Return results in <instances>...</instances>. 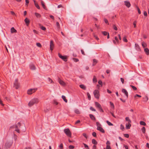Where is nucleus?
<instances>
[{"instance_id":"nucleus-1","label":"nucleus","mask_w":149,"mask_h":149,"mask_svg":"<svg viewBox=\"0 0 149 149\" xmlns=\"http://www.w3.org/2000/svg\"><path fill=\"white\" fill-rule=\"evenodd\" d=\"M39 102V99L36 98L32 99L29 102L28 105L29 107H31L35 104H37Z\"/></svg>"},{"instance_id":"nucleus-2","label":"nucleus","mask_w":149,"mask_h":149,"mask_svg":"<svg viewBox=\"0 0 149 149\" xmlns=\"http://www.w3.org/2000/svg\"><path fill=\"white\" fill-rule=\"evenodd\" d=\"M21 126V125L20 123V122H18L17 125H13L10 126V128H13L15 127L16 128L15 131L18 133H19L20 132L19 130L18 129V127H20Z\"/></svg>"},{"instance_id":"nucleus-3","label":"nucleus","mask_w":149,"mask_h":149,"mask_svg":"<svg viewBox=\"0 0 149 149\" xmlns=\"http://www.w3.org/2000/svg\"><path fill=\"white\" fill-rule=\"evenodd\" d=\"M64 132L69 137H71V133L69 129H65L64 130Z\"/></svg>"},{"instance_id":"nucleus-4","label":"nucleus","mask_w":149,"mask_h":149,"mask_svg":"<svg viewBox=\"0 0 149 149\" xmlns=\"http://www.w3.org/2000/svg\"><path fill=\"white\" fill-rule=\"evenodd\" d=\"M37 88L30 89L28 90L27 93L29 95H31L35 92L37 90Z\"/></svg>"},{"instance_id":"nucleus-5","label":"nucleus","mask_w":149,"mask_h":149,"mask_svg":"<svg viewBox=\"0 0 149 149\" xmlns=\"http://www.w3.org/2000/svg\"><path fill=\"white\" fill-rule=\"evenodd\" d=\"M93 94L95 97L97 99H99V91L97 90H95Z\"/></svg>"},{"instance_id":"nucleus-6","label":"nucleus","mask_w":149,"mask_h":149,"mask_svg":"<svg viewBox=\"0 0 149 149\" xmlns=\"http://www.w3.org/2000/svg\"><path fill=\"white\" fill-rule=\"evenodd\" d=\"M14 87H15L16 89H17L19 87V84L18 82V80L17 79H16L15 80L14 83Z\"/></svg>"},{"instance_id":"nucleus-7","label":"nucleus","mask_w":149,"mask_h":149,"mask_svg":"<svg viewBox=\"0 0 149 149\" xmlns=\"http://www.w3.org/2000/svg\"><path fill=\"white\" fill-rule=\"evenodd\" d=\"M58 56L63 60L64 61L66 62L67 61V58L66 56H63L60 53L58 54Z\"/></svg>"},{"instance_id":"nucleus-8","label":"nucleus","mask_w":149,"mask_h":149,"mask_svg":"<svg viewBox=\"0 0 149 149\" xmlns=\"http://www.w3.org/2000/svg\"><path fill=\"white\" fill-rule=\"evenodd\" d=\"M54 47V44L52 40H51L50 43V48L51 51H52Z\"/></svg>"},{"instance_id":"nucleus-9","label":"nucleus","mask_w":149,"mask_h":149,"mask_svg":"<svg viewBox=\"0 0 149 149\" xmlns=\"http://www.w3.org/2000/svg\"><path fill=\"white\" fill-rule=\"evenodd\" d=\"M122 92L124 93L126 96L127 98L128 97V94L127 90L125 89H123L122 90Z\"/></svg>"},{"instance_id":"nucleus-10","label":"nucleus","mask_w":149,"mask_h":149,"mask_svg":"<svg viewBox=\"0 0 149 149\" xmlns=\"http://www.w3.org/2000/svg\"><path fill=\"white\" fill-rule=\"evenodd\" d=\"M124 3H125V5L128 8H129L131 6V4L129 2V1H124Z\"/></svg>"},{"instance_id":"nucleus-11","label":"nucleus","mask_w":149,"mask_h":149,"mask_svg":"<svg viewBox=\"0 0 149 149\" xmlns=\"http://www.w3.org/2000/svg\"><path fill=\"white\" fill-rule=\"evenodd\" d=\"M58 82L61 85L64 86L65 85V83L63 81L61 80L59 78L58 79Z\"/></svg>"},{"instance_id":"nucleus-12","label":"nucleus","mask_w":149,"mask_h":149,"mask_svg":"<svg viewBox=\"0 0 149 149\" xmlns=\"http://www.w3.org/2000/svg\"><path fill=\"white\" fill-rule=\"evenodd\" d=\"M97 130L100 131L102 133H104L105 132L104 130L101 127H97Z\"/></svg>"},{"instance_id":"nucleus-13","label":"nucleus","mask_w":149,"mask_h":149,"mask_svg":"<svg viewBox=\"0 0 149 149\" xmlns=\"http://www.w3.org/2000/svg\"><path fill=\"white\" fill-rule=\"evenodd\" d=\"M131 123H126V129H129L130 128V127L131 125L130 124Z\"/></svg>"},{"instance_id":"nucleus-14","label":"nucleus","mask_w":149,"mask_h":149,"mask_svg":"<svg viewBox=\"0 0 149 149\" xmlns=\"http://www.w3.org/2000/svg\"><path fill=\"white\" fill-rule=\"evenodd\" d=\"M30 68L32 70H35L36 68L35 65L32 64H31L30 65Z\"/></svg>"},{"instance_id":"nucleus-15","label":"nucleus","mask_w":149,"mask_h":149,"mask_svg":"<svg viewBox=\"0 0 149 149\" xmlns=\"http://www.w3.org/2000/svg\"><path fill=\"white\" fill-rule=\"evenodd\" d=\"M24 22L26 23L27 26H28L29 25L30 23V21L27 18H26L24 20Z\"/></svg>"},{"instance_id":"nucleus-16","label":"nucleus","mask_w":149,"mask_h":149,"mask_svg":"<svg viewBox=\"0 0 149 149\" xmlns=\"http://www.w3.org/2000/svg\"><path fill=\"white\" fill-rule=\"evenodd\" d=\"M95 104L96 107L98 109L101 107V106L100 104L98 102H95Z\"/></svg>"},{"instance_id":"nucleus-17","label":"nucleus","mask_w":149,"mask_h":149,"mask_svg":"<svg viewBox=\"0 0 149 149\" xmlns=\"http://www.w3.org/2000/svg\"><path fill=\"white\" fill-rule=\"evenodd\" d=\"M135 47L136 49L138 51H140L141 50L140 48L139 45L137 44H135Z\"/></svg>"},{"instance_id":"nucleus-18","label":"nucleus","mask_w":149,"mask_h":149,"mask_svg":"<svg viewBox=\"0 0 149 149\" xmlns=\"http://www.w3.org/2000/svg\"><path fill=\"white\" fill-rule=\"evenodd\" d=\"M11 32L12 33H16L17 31L13 27L11 28L10 29Z\"/></svg>"},{"instance_id":"nucleus-19","label":"nucleus","mask_w":149,"mask_h":149,"mask_svg":"<svg viewBox=\"0 0 149 149\" xmlns=\"http://www.w3.org/2000/svg\"><path fill=\"white\" fill-rule=\"evenodd\" d=\"M89 116L90 118L92 120H96V119L94 116L92 114H90L89 115Z\"/></svg>"},{"instance_id":"nucleus-20","label":"nucleus","mask_w":149,"mask_h":149,"mask_svg":"<svg viewBox=\"0 0 149 149\" xmlns=\"http://www.w3.org/2000/svg\"><path fill=\"white\" fill-rule=\"evenodd\" d=\"M144 51L147 55H149V50L148 48H145Z\"/></svg>"},{"instance_id":"nucleus-21","label":"nucleus","mask_w":149,"mask_h":149,"mask_svg":"<svg viewBox=\"0 0 149 149\" xmlns=\"http://www.w3.org/2000/svg\"><path fill=\"white\" fill-rule=\"evenodd\" d=\"M34 1V4L36 6V7L38 9H40V6H39L38 5V4L36 2V1H35V0H34L33 1Z\"/></svg>"},{"instance_id":"nucleus-22","label":"nucleus","mask_w":149,"mask_h":149,"mask_svg":"<svg viewBox=\"0 0 149 149\" xmlns=\"http://www.w3.org/2000/svg\"><path fill=\"white\" fill-rule=\"evenodd\" d=\"M79 87L83 90H85L86 89V87L83 84H81L79 85Z\"/></svg>"},{"instance_id":"nucleus-23","label":"nucleus","mask_w":149,"mask_h":149,"mask_svg":"<svg viewBox=\"0 0 149 149\" xmlns=\"http://www.w3.org/2000/svg\"><path fill=\"white\" fill-rule=\"evenodd\" d=\"M62 98L66 103L67 102L68 100L66 99V97L65 96L62 95Z\"/></svg>"},{"instance_id":"nucleus-24","label":"nucleus","mask_w":149,"mask_h":149,"mask_svg":"<svg viewBox=\"0 0 149 149\" xmlns=\"http://www.w3.org/2000/svg\"><path fill=\"white\" fill-rule=\"evenodd\" d=\"M41 3L43 8L45 9H47L45 5L44 2L42 1H41Z\"/></svg>"},{"instance_id":"nucleus-25","label":"nucleus","mask_w":149,"mask_h":149,"mask_svg":"<svg viewBox=\"0 0 149 149\" xmlns=\"http://www.w3.org/2000/svg\"><path fill=\"white\" fill-rule=\"evenodd\" d=\"M93 83H95L97 82V78L95 76H93Z\"/></svg>"},{"instance_id":"nucleus-26","label":"nucleus","mask_w":149,"mask_h":149,"mask_svg":"<svg viewBox=\"0 0 149 149\" xmlns=\"http://www.w3.org/2000/svg\"><path fill=\"white\" fill-rule=\"evenodd\" d=\"M93 65H95L97 62V60L95 59H94L93 60Z\"/></svg>"},{"instance_id":"nucleus-27","label":"nucleus","mask_w":149,"mask_h":149,"mask_svg":"<svg viewBox=\"0 0 149 149\" xmlns=\"http://www.w3.org/2000/svg\"><path fill=\"white\" fill-rule=\"evenodd\" d=\"M92 143L95 144V145H96L97 144V142L96 141V140L95 139H93L92 140Z\"/></svg>"},{"instance_id":"nucleus-28","label":"nucleus","mask_w":149,"mask_h":149,"mask_svg":"<svg viewBox=\"0 0 149 149\" xmlns=\"http://www.w3.org/2000/svg\"><path fill=\"white\" fill-rule=\"evenodd\" d=\"M125 120L128 122V123H131V120H130V119L129 118V117H126L125 118Z\"/></svg>"},{"instance_id":"nucleus-29","label":"nucleus","mask_w":149,"mask_h":149,"mask_svg":"<svg viewBox=\"0 0 149 149\" xmlns=\"http://www.w3.org/2000/svg\"><path fill=\"white\" fill-rule=\"evenodd\" d=\"M35 14L37 18H40L41 17V15L38 13H35Z\"/></svg>"},{"instance_id":"nucleus-30","label":"nucleus","mask_w":149,"mask_h":149,"mask_svg":"<svg viewBox=\"0 0 149 149\" xmlns=\"http://www.w3.org/2000/svg\"><path fill=\"white\" fill-rule=\"evenodd\" d=\"M142 45L143 48H144L146 47L147 45L144 42H142Z\"/></svg>"},{"instance_id":"nucleus-31","label":"nucleus","mask_w":149,"mask_h":149,"mask_svg":"<svg viewBox=\"0 0 149 149\" xmlns=\"http://www.w3.org/2000/svg\"><path fill=\"white\" fill-rule=\"evenodd\" d=\"M140 124L142 125L145 126L146 125V123L144 121H141L140 122Z\"/></svg>"},{"instance_id":"nucleus-32","label":"nucleus","mask_w":149,"mask_h":149,"mask_svg":"<svg viewBox=\"0 0 149 149\" xmlns=\"http://www.w3.org/2000/svg\"><path fill=\"white\" fill-rule=\"evenodd\" d=\"M110 104L111 106V108H112L113 109H114V106L113 104L111 102H110Z\"/></svg>"},{"instance_id":"nucleus-33","label":"nucleus","mask_w":149,"mask_h":149,"mask_svg":"<svg viewBox=\"0 0 149 149\" xmlns=\"http://www.w3.org/2000/svg\"><path fill=\"white\" fill-rule=\"evenodd\" d=\"M142 132L143 133H145L146 132V128L144 127H143L141 129Z\"/></svg>"},{"instance_id":"nucleus-34","label":"nucleus","mask_w":149,"mask_h":149,"mask_svg":"<svg viewBox=\"0 0 149 149\" xmlns=\"http://www.w3.org/2000/svg\"><path fill=\"white\" fill-rule=\"evenodd\" d=\"M74 112L77 114H79L80 113V112L79 110L78 109H76L74 110Z\"/></svg>"},{"instance_id":"nucleus-35","label":"nucleus","mask_w":149,"mask_h":149,"mask_svg":"<svg viewBox=\"0 0 149 149\" xmlns=\"http://www.w3.org/2000/svg\"><path fill=\"white\" fill-rule=\"evenodd\" d=\"M136 7L137 8V9L138 10V13L139 14H140L141 13V12L140 9L139 8V7L137 6H136Z\"/></svg>"},{"instance_id":"nucleus-36","label":"nucleus","mask_w":149,"mask_h":149,"mask_svg":"<svg viewBox=\"0 0 149 149\" xmlns=\"http://www.w3.org/2000/svg\"><path fill=\"white\" fill-rule=\"evenodd\" d=\"M83 144L84 146V147L86 148V149H89L88 146L87 144L84 143H83Z\"/></svg>"},{"instance_id":"nucleus-37","label":"nucleus","mask_w":149,"mask_h":149,"mask_svg":"<svg viewBox=\"0 0 149 149\" xmlns=\"http://www.w3.org/2000/svg\"><path fill=\"white\" fill-rule=\"evenodd\" d=\"M87 95L88 96V99L89 100L91 99V96L89 93H87Z\"/></svg>"},{"instance_id":"nucleus-38","label":"nucleus","mask_w":149,"mask_h":149,"mask_svg":"<svg viewBox=\"0 0 149 149\" xmlns=\"http://www.w3.org/2000/svg\"><path fill=\"white\" fill-rule=\"evenodd\" d=\"M48 81L49 82H50V83H54V82H53V81L50 78H49V77L48 78Z\"/></svg>"},{"instance_id":"nucleus-39","label":"nucleus","mask_w":149,"mask_h":149,"mask_svg":"<svg viewBox=\"0 0 149 149\" xmlns=\"http://www.w3.org/2000/svg\"><path fill=\"white\" fill-rule=\"evenodd\" d=\"M106 122L107 123V124H108V125H109V126H112V125H113V124H112L111 123V122H109V121L108 120L106 121Z\"/></svg>"},{"instance_id":"nucleus-40","label":"nucleus","mask_w":149,"mask_h":149,"mask_svg":"<svg viewBox=\"0 0 149 149\" xmlns=\"http://www.w3.org/2000/svg\"><path fill=\"white\" fill-rule=\"evenodd\" d=\"M17 135L14 134V139L15 140V141L17 139Z\"/></svg>"},{"instance_id":"nucleus-41","label":"nucleus","mask_w":149,"mask_h":149,"mask_svg":"<svg viewBox=\"0 0 149 149\" xmlns=\"http://www.w3.org/2000/svg\"><path fill=\"white\" fill-rule=\"evenodd\" d=\"M130 86L132 87V89L134 90H137V88H136L135 87V86H133V85H131Z\"/></svg>"},{"instance_id":"nucleus-42","label":"nucleus","mask_w":149,"mask_h":149,"mask_svg":"<svg viewBox=\"0 0 149 149\" xmlns=\"http://www.w3.org/2000/svg\"><path fill=\"white\" fill-rule=\"evenodd\" d=\"M59 148H60V149H63V146L62 143H61L60 145L59 146Z\"/></svg>"},{"instance_id":"nucleus-43","label":"nucleus","mask_w":149,"mask_h":149,"mask_svg":"<svg viewBox=\"0 0 149 149\" xmlns=\"http://www.w3.org/2000/svg\"><path fill=\"white\" fill-rule=\"evenodd\" d=\"M102 33L104 35L106 36L109 33H107L106 31H102Z\"/></svg>"},{"instance_id":"nucleus-44","label":"nucleus","mask_w":149,"mask_h":149,"mask_svg":"<svg viewBox=\"0 0 149 149\" xmlns=\"http://www.w3.org/2000/svg\"><path fill=\"white\" fill-rule=\"evenodd\" d=\"M96 124L97 127H101V125L99 122H97Z\"/></svg>"},{"instance_id":"nucleus-45","label":"nucleus","mask_w":149,"mask_h":149,"mask_svg":"<svg viewBox=\"0 0 149 149\" xmlns=\"http://www.w3.org/2000/svg\"><path fill=\"white\" fill-rule=\"evenodd\" d=\"M90 109L92 111H96L95 109H94L92 107H90Z\"/></svg>"},{"instance_id":"nucleus-46","label":"nucleus","mask_w":149,"mask_h":149,"mask_svg":"<svg viewBox=\"0 0 149 149\" xmlns=\"http://www.w3.org/2000/svg\"><path fill=\"white\" fill-rule=\"evenodd\" d=\"M143 99L146 102L148 100V98L147 96L143 98Z\"/></svg>"},{"instance_id":"nucleus-47","label":"nucleus","mask_w":149,"mask_h":149,"mask_svg":"<svg viewBox=\"0 0 149 149\" xmlns=\"http://www.w3.org/2000/svg\"><path fill=\"white\" fill-rule=\"evenodd\" d=\"M113 28L116 31H117L118 30V28L114 24H113Z\"/></svg>"},{"instance_id":"nucleus-48","label":"nucleus","mask_w":149,"mask_h":149,"mask_svg":"<svg viewBox=\"0 0 149 149\" xmlns=\"http://www.w3.org/2000/svg\"><path fill=\"white\" fill-rule=\"evenodd\" d=\"M74 148V146L72 145L69 146L68 147V148L69 149H73Z\"/></svg>"},{"instance_id":"nucleus-49","label":"nucleus","mask_w":149,"mask_h":149,"mask_svg":"<svg viewBox=\"0 0 149 149\" xmlns=\"http://www.w3.org/2000/svg\"><path fill=\"white\" fill-rule=\"evenodd\" d=\"M115 39L116 40V41L117 43V44H119V41L118 40V38L116 36L115 37Z\"/></svg>"},{"instance_id":"nucleus-50","label":"nucleus","mask_w":149,"mask_h":149,"mask_svg":"<svg viewBox=\"0 0 149 149\" xmlns=\"http://www.w3.org/2000/svg\"><path fill=\"white\" fill-rule=\"evenodd\" d=\"M36 45L38 47H41V45L40 43H37L36 44Z\"/></svg>"},{"instance_id":"nucleus-51","label":"nucleus","mask_w":149,"mask_h":149,"mask_svg":"<svg viewBox=\"0 0 149 149\" xmlns=\"http://www.w3.org/2000/svg\"><path fill=\"white\" fill-rule=\"evenodd\" d=\"M40 28L42 30H43V31H45L46 30V28L44 27V26H41L40 27Z\"/></svg>"},{"instance_id":"nucleus-52","label":"nucleus","mask_w":149,"mask_h":149,"mask_svg":"<svg viewBox=\"0 0 149 149\" xmlns=\"http://www.w3.org/2000/svg\"><path fill=\"white\" fill-rule=\"evenodd\" d=\"M104 21L105 22L106 24H109V23H108V20L104 18Z\"/></svg>"},{"instance_id":"nucleus-53","label":"nucleus","mask_w":149,"mask_h":149,"mask_svg":"<svg viewBox=\"0 0 149 149\" xmlns=\"http://www.w3.org/2000/svg\"><path fill=\"white\" fill-rule=\"evenodd\" d=\"M98 109L100 112H104V111H103V109H102V107L99 108Z\"/></svg>"},{"instance_id":"nucleus-54","label":"nucleus","mask_w":149,"mask_h":149,"mask_svg":"<svg viewBox=\"0 0 149 149\" xmlns=\"http://www.w3.org/2000/svg\"><path fill=\"white\" fill-rule=\"evenodd\" d=\"M92 135L94 137H96V133L95 132H93L92 133Z\"/></svg>"},{"instance_id":"nucleus-55","label":"nucleus","mask_w":149,"mask_h":149,"mask_svg":"<svg viewBox=\"0 0 149 149\" xmlns=\"http://www.w3.org/2000/svg\"><path fill=\"white\" fill-rule=\"evenodd\" d=\"M124 136L126 138H128L129 137V135L128 134H124Z\"/></svg>"},{"instance_id":"nucleus-56","label":"nucleus","mask_w":149,"mask_h":149,"mask_svg":"<svg viewBox=\"0 0 149 149\" xmlns=\"http://www.w3.org/2000/svg\"><path fill=\"white\" fill-rule=\"evenodd\" d=\"M123 40L125 42H127V40L125 37H124L123 38Z\"/></svg>"},{"instance_id":"nucleus-57","label":"nucleus","mask_w":149,"mask_h":149,"mask_svg":"<svg viewBox=\"0 0 149 149\" xmlns=\"http://www.w3.org/2000/svg\"><path fill=\"white\" fill-rule=\"evenodd\" d=\"M56 25L57 27L58 28H60V24L58 22H57L56 23Z\"/></svg>"},{"instance_id":"nucleus-58","label":"nucleus","mask_w":149,"mask_h":149,"mask_svg":"<svg viewBox=\"0 0 149 149\" xmlns=\"http://www.w3.org/2000/svg\"><path fill=\"white\" fill-rule=\"evenodd\" d=\"M98 83L99 84L101 85V86H102V82L101 80H100L98 81Z\"/></svg>"},{"instance_id":"nucleus-59","label":"nucleus","mask_w":149,"mask_h":149,"mask_svg":"<svg viewBox=\"0 0 149 149\" xmlns=\"http://www.w3.org/2000/svg\"><path fill=\"white\" fill-rule=\"evenodd\" d=\"M83 136L86 139H87V136L86 135V134L85 133H83Z\"/></svg>"},{"instance_id":"nucleus-60","label":"nucleus","mask_w":149,"mask_h":149,"mask_svg":"<svg viewBox=\"0 0 149 149\" xmlns=\"http://www.w3.org/2000/svg\"><path fill=\"white\" fill-rule=\"evenodd\" d=\"M73 60H74V61H75V62H77L78 61H79V60L78 59L76 58H73Z\"/></svg>"},{"instance_id":"nucleus-61","label":"nucleus","mask_w":149,"mask_h":149,"mask_svg":"<svg viewBox=\"0 0 149 149\" xmlns=\"http://www.w3.org/2000/svg\"><path fill=\"white\" fill-rule=\"evenodd\" d=\"M120 128L121 129L123 130L124 129V126L122 124L120 125Z\"/></svg>"},{"instance_id":"nucleus-62","label":"nucleus","mask_w":149,"mask_h":149,"mask_svg":"<svg viewBox=\"0 0 149 149\" xmlns=\"http://www.w3.org/2000/svg\"><path fill=\"white\" fill-rule=\"evenodd\" d=\"M81 51L82 54L84 55H85V54L84 50L83 49H81Z\"/></svg>"},{"instance_id":"nucleus-63","label":"nucleus","mask_w":149,"mask_h":149,"mask_svg":"<svg viewBox=\"0 0 149 149\" xmlns=\"http://www.w3.org/2000/svg\"><path fill=\"white\" fill-rule=\"evenodd\" d=\"M106 149H111L110 146L109 145H107L106 147Z\"/></svg>"},{"instance_id":"nucleus-64","label":"nucleus","mask_w":149,"mask_h":149,"mask_svg":"<svg viewBox=\"0 0 149 149\" xmlns=\"http://www.w3.org/2000/svg\"><path fill=\"white\" fill-rule=\"evenodd\" d=\"M136 21H134V22L133 23V25H134V28H135L136 26Z\"/></svg>"}]
</instances>
